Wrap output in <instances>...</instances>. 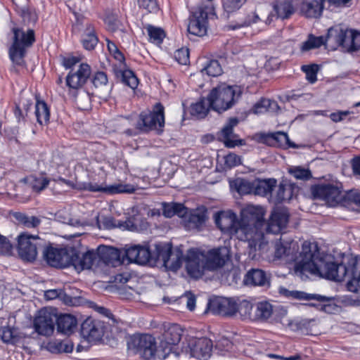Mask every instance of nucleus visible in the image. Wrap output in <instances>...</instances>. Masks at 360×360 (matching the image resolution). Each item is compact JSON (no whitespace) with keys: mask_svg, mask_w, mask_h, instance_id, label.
Returning <instances> with one entry per match:
<instances>
[{"mask_svg":"<svg viewBox=\"0 0 360 360\" xmlns=\"http://www.w3.org/2000/svg\"><path fill=\"white\" fill-rule=\"evenodd\" d=\"M302 259L299 261L302 272H309L335 281L350 279L352 266L350 257L347 262L337 264L321 256L316 243L304 241L302 244Z\"/></svg>","mask_w":360,"mask_h":360,"instance_id":"obj_1","label":"nucleus"},{"mask_svg":"<svg viewBox=\"0 0 360 360\" xmlns=\"http://www.w3.org/2000/svg\"><path fill=\"white\" fill-rule=\"evenodd\" d=\"M264 210L262 207L248 205L240 211V224L247 228V242L248 243V257L252 260L259 258L267 246V241L264 237L265 222Z\"/></svg>","mask_w":360,"mask_h":360,"instance_id":"obj_2","label":"nucleus"},{"mask_svg":"<svg viewBox=\"0 0 360 360\" xmlns=\"http://www.w3.org/2000/svg\"><path fill=\"white\" fill-rule=\"evenodd\" d=\"M229 259V250L225 246L207 252L191 249L185 257L186 269L191 277L199 278L205 270H217L222 267Z\"/></svg>","mask_w":360,"mask_h":360,"instance_id":"obj_3","label":"nucleus"},{"mask_svg":"<svg viewBox=\"0 0 360 360\" xmlns=\"http://www.w3.org/2000/svg\"><path fill=\"white\" fill-rule=\"evenodd\" d=\"M242 93L238 86H228L224 84L212 89L208 98L211 108L218 112L230 109L238 101Z\"/></svg>","mask_w":360,"mask_h":360,"instance_id":"obj_4","label":"nucleus"},{"mask_svg":"<svg viewBox=\"0 0 360 360\" xmlns=\"http://www.w3.org/2000/svg\"><path fill=\"white\" fill-rule=\"evenodd\" d=\"M12 32L13 35L12 44L8 50L9 57L15 64L22 65L27 49L32 46L35 41L34 32L32 29L25 30L22 28L13 27Z\"/></svg>","mask_w":360,"mask_h":360,"instance_id":"obj_5","label":"nucleus"},{"mask_svg":"<svg viewBox=\"0 0 360 360\" xmlns=\"http://www.w3.org/2000/svg\"><path fill=\"white\" fill-rule=\"evenodd\" d=\"M164 110V106L158 103L152 111L141 112L136 123V128L142 132L155 131L158 134L162 133L165 127Z\"/></svg>","mask_w":360,"mask_h":360,"instance_id":"obj_6","label":"nucleus"},{"mask_svg":"<svg viewBox=\"0 0 360 360\" xmlns=\"http://www.w3.org/2000/svg\"><path fill=\"white\" fill-rule=\"evenodd\" d=\"M215 224L224 233L231 236H236L238 240L247 241V228L242 227L240 220H237L235 213L229 211H222L215 214Z\"/></svg>","mask_w":360,"mask_h":360,"instance_id":"obj_7","label":"nucleus"},{"mask_svg":"<svg viewBox=\"0 0 360 360\" xmlns=\"http://www.w3.org/2000/svg\"><path fill=\"white\" fill-rule=\"evenodd\" d=\"M46 245V241L38 236L23 233L18 236V252L20 257L26 262H34L37 259L38 250Z\"/></svg>","mask_w":360,"mask_h":360,"instance_id":"obj_8","label":"nucleus"},{"mask_svg":"<svg viewBox=\"0 0 360 360\" xmlns=\"http://www.w3.org/2000/svg\"><path fill=\"white\" fill-rule=\"evenodd\" d=\"M107 46L110 53H112L114 58L120 63L118 65H115L114 68L115 75L117 79L122 83L128 86L132 89H135L139 84V80L133 71L126 68L124 64V56L122 52L118 49L117 45L106 39Z\"/></svg>","mask_w":360,"mask_h":360,"instance_id":"obj_9","label":"nucleus"},{"mask_svg":"<svg viewBox=\"0 0 360 360\" xmlns=\"http://www.w3.org/2000/svg\"><path fill=\"white\" fill-rule=\"evenodd\" d=\"M214 10L212 4H200L189 18L188 31L190 34L202 37L207 33V16Z\"/></svg>","mask_w":360,"mask_h":360,"instance_id":"obj_10","label":"nucleus"},{"mask_svg":"<svg viewBox=\"0 0 360 360\" xmlns=\"http://www.w3.org/2000/svg\"><path fill=\"white\" fill-rule=\"evenodd\" d=\"M183 259V252L179 249L172 251L171 244L158 243L155 245V263L161 262L166 268L175 271L180 268Z\"/></svg>","mask_w":360,"mask_h":360,"instance_id":"obj_11","label":"nucleus"},{"mask_svg":"<svg viewBox=\"0 0 360 360\" xmlns=\"http://www.w3.org/2000/svg\"><path fill=\"white\" fill-rule=\"evenodd\" d=\"M183 330L178 324H168L165 326V332L160 343V349L157 353L158 359H165L173 352L181 338Z\"/></svg>","mask_w":360,"mask_h":360,"instance_id":"obj_12","label":"nucleus"},{"mask_svg":"<svg viewBox=\"0 0 360 360\" xmlns=\"http://www.w3.org/2000/svg\"><path fill=\"white\" fill-rule=\"evenodd\" d=\"M298 243L293 240H284L280 239L275 244L274 257L277 259H282L285 263H296L297 269L301 271V266L299 265V261L302 259V250L298 254Z\"/></svg>","mask_w":360,"mask_h":360,"instance_id":"obj_13","label":"nucleus"},{"mask_svg":"<svg viewBox=\"0 0 360 360\" xmlns=\"http://www.w3.org/2000/svg\"><path fill=\"white\" fill-rule=\"evenodd\" d=\"M275 18V15L270 11L267 5L258 7L254 12L248 14L243 20L240 22L231 23L226 26L229 30H235L241 27H248L254 23L264 22L269 25Z\"/></svg>","mask_w":360,"mask_h":360,"instance_id":"obj_14","label":"nucleus"},{"mask_svg":"<svg viewBox=\"0 0 360 360\" xmlns=\"http://www.w3.org/2000/svg\"><path fill=\"white\" fill-rule=\"evenodd\" d=\"M340 188L338 183L321 184L313 188L312 193L315 198L324 200L328 206L335 207L343 198Z\"/></svg>","mask_w":360,"mask_h":360,"instance_id":"obj_15","label":"nucleus"},{"mask_svg":"<svg viewBox=\"0 0 360 360\" xmlns=\"http://www.w3.org/2000/svg\"><path fill=\"white\" fill-rule=\"evenodd\" d=\"M155 250L151 252L147 246L140 245H134L126 246L122 254V262L124 263L127 260L130 263H136L141 265L147 263L155 264Z\"/></svg>","mask_w":360,"mask_h":360,"instance_id":"obj_16","label":"nucleus"},{"mask_svg":"<svg viewBox=\"0 0 360 360\" xmlns=\"http://www.w3.org/2000/svg\"><path fill=\"white\" fill-rule=\"evenodd\" d=\"M56 321V315L46 309L38 311L34 321L35 330L41 335L50 336L53 334Z\"/></svg>","mask_w":360,"mask_h":360,"instance_id":"obj_17","label":"nucleus"},{"mask_svg":"<svg viewBox=\"0 0 360 360\" xmlns=\"http://www.w3.org/2000/svg\"><path fill=\"white\" fill-rule=\"evenodd\" d=\"M43 255L47 263L54 267L65 268L70 266V249L46 248Z\"/></svg>","mask_w":360,"mask_h":360,"instance_id":"obj_18","label":"nucleus"},{"mask_svg":"<svg viewBox=\"0 0 360 360\" xmlns=\"http://www.w3.org/2000/svg\"><path fill=\"white\" fill-rule=\"evenodd\" d=\"M91 73V67L85 63H80L76 69H72L66 77L67 86L73 89L82 87Z\"/></svg>","mask_w":360,"mask_h":360,"instance_id":"obj_19","label":"nucleus"},{"mask_svg":"<svg viewBox=\"0 0 360 360\" xmlns=\"http://www.w3.org/2000/svg\"><path fill=\"white\" fill-rule=\"evenodd\" d=\"M70 265H72L78 271L91 269L98 261V254L94 250L80 253L75 249L70 248Z\"/></svg>","mask_w":360,"mask_h":360,"instance_id":"obj_20","label":"nucleus"},{"mask_svg":"<svg viewBox=\"0 0 360 360\" xmlns=\"http://www.w3.org/2000/svg\"><path fill=\"white\" fill-rule=\"evenodd\" d=\"M238 124V120L236 117H231L218 133L219 140L228 148H233L243 144V140L240 139L238 136L233 132V129Z\"/></svg>","mask_w":360,"mask_h":360,"instance_id":"obj_21","label":"nucleus"},{"mask_svg":"<svg viewBox=\"0 0 360 360\" xmlns=\"http://www.w3.org/2000/svg\"><path fill=\"white\" fill-rule=\"evenodd\" d=\"M74 29L82 32L81 41L84 48L89 51L93 50L98 41L94 25L89 22H80L77 19Z\"/></svg>","mask_w":360,"mask_h":360,"instance_id":"obj_22","label":"nucleus"},{"mask_svg":"<svg viewBox=\"0 0 360 360\" xmlns=\"http://www.w3.org/2000/svg\"><path fill=\"white\" fill-rule=\"evenodd\" d=\"M289 213L286 209L278 208L275 210L266 226L268 233L274 234L280 233L284 230L288 224Z\"/></svg>","mask_w":360,"mask_h":360,"instance_id":"obj_23","label":"nucleus"},{"mask_svg":"<svg viewBox=\"0 0 360 360\" xmlns=\"http://www.w3.org/2000/svg\"><path fill=\"white\" fill-rule=\"evenodd\" d=\"M81 334L89 342L100 340L103 335V323L88 317L82 323Z\"/></svg>","mask_w":360,"mask_h":360,"instance_id":"obj_24","label":"nucleus"},{"mask_svg":"<svg viewBox=\"0 0 360 360\" xmlns=\"http://www.w3.org/2000/svg\"><path fill=\"white\" fill-rule=\"evenodd\" d=\"M137 347L146 360L158 359L155 338L150 335H142L138 339Z\"/></svg>","mask_w":360,"mask_h":360,"instance_id":"obj_25","label":"nucleus"},{"mask_svg":"<svg viewBox=\"0 0 360 360\" xmlns=\"http://www.w3.org/2000/svg\"><path fill=\"white\" fill-rule=\"evenodd\" d=\"M211 310L221 316H235L237 314V303L233 299L221 297L211 303Z\"/></svg>","mask_w":360,"mask_h":360,"instance_id":"obj_26","label":"nucleus"},{"mask_svg":"<svg viewBox=\"0 0 360 360\" xmlns=\"http://www.w3.org/2000/svg\"><path fill=\"white\" fill-rule=\"evenodd\" d=\"M348 29H344L340 25H335L328 30L326 39V46L333 50L337 49L339 46L343 48L347 37Z\"/></svg>","mask_w":360,"mask_h":360,"instance_id":"obj_27","label":"nucleus"},{"mask_svg":"<svg viewBox=\"0 0 360 360\" xmlns=\"http://www.w3.org/2000/svg\"><path fill=\"white\" fill-rule=\"evenodd\" d=\"M212 349L211 340L206 338H198L191 347V354L198 359L206 360L210 356Z\"/></svg>","mask_w":360,"mask_h":360,"instance_id":"obj_28","label":"nucleus"},{"mask_svg":"<svg viewBox=\"0 0 360 360\" xmlns=\"http://www.w3.org/2000/svg\"><path fill=\"white\" fill-rule=\"evenodd\" d=\"M98 259L102 260L108 265L115 266L121 262V252L113 247L100 246L98 248Z\"/></svg>","mask_w":360,"mask_h":360,"instance_id":"obj_29","label":"nucleus"},{"mask_svg":"<svg viewBox=\"0 0 360 360\" xmlns=\"http://www.w3.org/2000/svg\"><path fill=\"white\" fill-rule=\"evenodd\" d=\"M350 266V279L347 283V288L350 292H357L360 290V257H351Z\"/></svg>","mask_w":360,"mask_h":360,"instance_id":"obj_30","label":"nucleus"},{"mask_svg":"<svg viewBox=\"0 0 360 360\" xmlns=\"http://www.w3.org/2000/svg\"><path fill=\"white\" fill-rule=\"evenodd\" d=\"M324 1L302 0L301 13L307 18H318L323 9Z\"/></svg>","mask_w":360,"mask_h":360,"instance_id":"obj_31","label":"nucleus"},{"mask_svg":"<svg viewBox=\"0 0 360 360\" xmlns=\"http://www.w3.org/2000/svg\"><path fill=\"white\" fill-rule=\"evenodd\" d=\"M244 283L246 285L264 286L269 284V280L266 273L258 269H252L247 272L245 276Z\"/></svg>","mask_w":360,"mask_h":360,"instance_id":"obj_32","label":"nucleus"},{"mask_svg":"<svg viewBox=\"0 0 360 360\" xmlns=\"http://www.w3.org/2000/svg\"><path fill=\"white\" fill-rule=\"evenodd\" d=\"M56 323L57 324V330L59 333L70 335L77 326V321L76 318L70 314H63L56 317Z\"/></svg>","mask_w":360,"mask_h":360,"instance_id":"obj_33","label":"nucleus"},{"mask_svg":"<svg viewBox=\"0 0 360 360\" xmlns=\"http://www.w3.org/2000/svg\"><path fill=\"white\" fill-rule=\"evenodd\" d=\"M264 141L269 145L278 147H295V146L290 142L287 133L283 131H276L266 134L264 136Z\"/></svg>","mask_w":360,"mask_h":360,"instance_id":"obj_34","label":"nucleus"},{"mask_svg":"<svg viewBox=\"0 0 360 360\" xmlns=\"http://www.w3.org/2000/svg\"><path fill=\"white\" fill-rule=\"evenodd\" d=\"M279 292L287 297H292L300 300H316L320 302L329 300L328 298L319 295L308 294L301 291H290L282 287L279 288Z\"/></svg>","mask_w":360,"mask_h":360,"instance_id":"obj_35","label":"nucleus"},{"mask_svg":"<svg viewBox=\"0 0 360 360\" xmlns=\"http://www.w3.org/2000/svg\"><path fill=\"white\" fill-rule=\"evenodd\" d=\"M276 180L274 179L255 180L253 181V194L266 196L271 193L276 186Z\"/></svg>","mask_w":360,"mask_h":360,"instance_id":"obj_36","label":"nucleus"},{"mask_svg":"<svg viewBox=\"0 0 360 360\" xmlns=\"http://www.w3.org/2000/svg\"><path fill=\"white\" fill-rule=\"evenodd\" d=\"M274 313L273 306L268 302H258L254 307V321H265Z\"/></svg>","mask_w":360,"mask_h":360,"instance_id":"obj_37","label":"nucleus"},{"mask_svg":"<svg viewBox=\"0 0 360 360\" xmlns=\"http://www.w3.org/2000/svg\"><path fill=\"white\" fill-rule=\"evenodd\" d=\"M274 10L278 18H288L295 11L291 0H277L274 5Z\"/></svg>","mask_w":360,"mask_h":360,"instance_id":"obj_38","label":"nucleus"},{"mask_svg":"<svg viewBox=\"0 0 360 360\" xmlns=\"http://www.w3.org/2000/svg\"><path fill=\"white\" fill-rule=\"evenodd\" d=\"M86 188L90 191L96 192V191H108L110 193H133L135 191V188L133 186L130 185H122L119 184L117 186H111L110 188H105L100 186L99 185L95 184H89Z\"/></svg>","mask_w":360,"mask_h":360,"instance_id":"obj_39","label":"nucleus"},{"mask_svg":"<svg viewBox=\"0 0 360 360\" xmlns=\"http://www.w3.org/2000/svg\"><path fill=\"white\" fill-rule=\"evenodd\" d=\"M343 48L348 52H354L360 50V32L354 30H347V37Z\"/></svg>","mask_w":360,"mask_h":360,"instance_id":"obj_40","label":"nucleus"},{"mask_svg":"<svg viewBox=\"0 0 360 360\" xmlns=\"http://www.w3.org/2000/svg\"><path fill=\"white\" fill-rule=\"evenodd\" d=\"M248 0H221L223 14L229 18L230 15L239 11Z\"/></svg>","mask_w":360,"mask_h":360,"instance_id":"obj_41","label":"nucleus"},{"mask_svg":"<svg viewBox=\"0 0 360 360\" xmlns=\"http://www.w3.org/2000/svg\"><path fill=\"white\" fill-rule=\"evenodd\" d=\"M162 214L170 218L174 215L184 217L187 214V209L180 203L163 204Z\"/></svg>","mask_w":360,"mask_h":360,"instance_id":"obj_42","label":"nucleus"},{"mask_svg":"<svg viewBox=\"0 0 360 360\" xmlns=\"http://www.w3.org/2000/svg\"><path fill=\"white\" fill-rule=\"evenodd\" d=\"M35 115L39 124L41 125L48 124L50 118V111L44 101L37 100Z\"/></svg>","mask_w":360,"mask_h":360,"instance_id":"obj_43","label":"nucleus"},{"mask_svg":"<svg viewBox=\"0 0 360 360\" xmlns=\"http://www.w3.org/2000/svg\"><path fill=\"white\" fill-rule=\"evenodd\" d=\"M211 106L208 103V98L200 99L191 105V114L198 118H204Z\"/></svg>","mask_w":360,"mask_h":360,"instance_id":"obj_44","label":"nucleus"},{"mask_svg":"<svg viewBox=\"0 0 360 360\" xmlns=\"http://www.w3.org/2000/svg\"><path fill=\"white\" fill-rule=\"evenodd\" d=\"M278 108L276 101L263 98L254 105L252 111L255 114H260L266 111L274 112Z\"/></svg>","mask_w":360,"mask_h":360,"instance_id":"obj_45","label":"nucleus"},{"mask_svg":"<svg viewBox=\"0 0 360 360\" xmlns=\"http://www.w3.org/2000/svg\"><path fill=\"white\" fill-rule=\"evenodd\" d=\"M254 307L250 302L243 300L237 304V314L243 319H250L254 321L253 311Z\"/></svg>","mask_w":360,"mask_h":360,"instance_id":"obj_46","label":"nucleus"},{"mask_svg":"<svg viewBox=\"0 0 360 360\" xmlns=\"http://www.w3.org/2000/svg\"><path fill=\"white\" fill-rule=\"evenodd\" d=\"M234 186L237 192L241 195H247L253 193V182L248 180L238 178L231 184Z\"/></svg>","mask_w":360,"mask_h":360,"instance_id":"obj_47","label":"nucleus"},{"mask_svg":"<svg viewBox=\"0 0 360 360\" xmlns=\"http://www.w3.org/2000/svg\"><path fill=\"white\" fill-rule=\"evenodd\" d=\"M146 30L148 32L150 41L154 44H161L165 37V33L164 30L160 27L148 25L146 27Z\"/></svg>","mask_w":360,"mask_h":360,"instance_id":"obj_48","label":"nucleus"},{"mask_svg":"<svg viewBox=\"0 0 360 360\" xmlns=\"http://www.w3.org/2000/svg\"><path fill=\"white\" fill-rule=\"evenodd\" d=\"M211 77H218L222 73V68L217 60H211L208 61L201 70Z\"/></svg>","mask_w":360,"mask_h":360,"instance_id":"obj_49","label":"nucleus"},{"mask_svg":"<svg viewBox=\"0 0 360 360\" xmlns=\"http://www.w3.org/2000/svg\"><path fill=\"white\" fill-rule=\"evenodd\" d=\"M322 45H326V39L323 37L309 36V39L303 42L301 49L302 51H307L313 49H316Z\"/></svg>","mask_w":360,"mask_h":360,"instance_id":"obj_50","label":"nucleus"},{"mask_svg":"<svg viewBox=\"0 0 360 360\" xmlns=\"http://www.w3.org/2000/svg\"><path fill=\"white\" fill-rule=\"evenodd\" d=\"M28 181L32 188L38 192L44 190L49 184V180L42 175L39 176H31L28 178Z\"/></svg>","mask_w":360,"mask_h":360,"instance_id":"obj_51","label":"nucleus"},{"mask_svg":"<svg viewBox=\"0 0 360 360\" xmlns=\"http://www.w3.org/2000/svg\"><path fill=\"white\" fill-rule=\"evenodd\" d=\"M15 218L27 228H35L41 223V219L34 216H27L22 213H16Z\"/></svg>","mask_w":360,"mask_h":360,"instance_id":"obj_52","label":"nucleus"},{"mask_svg":"<svg viewBox=\"0 0 360 360\" xmlns=\"http://www.w3.org/2000/svg\"><path fill=\"white\" fill-rule=\"evenodd\" d=\"M205 212L197 210L191 213L188 218V222L195 228L201 226L206 220Z\"/></svg>","mask_w":360,"mask_h":360,"instance_id":"obj_53","label":"nucleus"},{"mask_svg":"<svg viewBox=\"0 0 360 360\" xmlns=\"http://www.w3.org/2000/svg\"><path fill=\"white\" fill-rule=\"evenodd\" d=\"M289 173L296 179L309 180L311 177V173L309 169L302 167H292L289 169Z\"/></svg>","mask_w":360,"mask_h":360,"instance_id":"obj_54","label":"nucleus"},{"mask_svg":"<svg viewBox=\"0 0 360 360\" xmlns=\"http://www.w3.org/2000/svg\"><path fill=\"white\" fill-rule=\"evenodd\" d=\"M76 102L79 108L84 110H87L91 106V96L88 92L81 91L76 96Z\"/></svg>","mask_w":360,"mask_h":360,"instance_id":"obj_55","label":"nucleus"},{"mask_svg":"<svg viewBox=\"0 0 360 360\" xmlns=\"http://www.w3.org/2000/svg\"><path fill=\"white\" fill-rule=\"evenodd\" d=\"M96 224L100 229H111L117 226L112 217H97Z\"/></svg>","mask_w":360,"mask_h":360,"instance_id":"obj_56","label":"nucleus"},{"mask_svg":"<svg viewBox=\"0 0 360 360\" xmlns=\"http://www.w3.org/2000/svg\"><path fill=\"white\" fill-rule=\"evenodd\" d=\"M138 5L148 13H156L159 10L156 0H138Z\"/></svg>","mask_w":360,"mask_h":360,"instance_id":"obj_57","label":"nucleus"},{"mask_svg":"<svg viewBox=\"0 0 360 360\" xmlns=\"http://www.w3.org/2000/svg\"><path fill=\"white\" fill-rule=\"evenodd\" d=\"M301 69L306 74V78L310 83H314L316 81L317 65H302Z\"/></svg>","mask_w":360,"mask_h":360,"instance_id":"obj_58","label":"nucleus"},{"mask_svg":"<svg viewBox=\"0 0 360 360\" xmlns=\"http://www.w3.org/2000/svg\"><path fill=\"white\" fill-rule=\"evenodd\" d=\"M92 83L96 89H102L108 84V77L105 72H96L92 79Z\"/></svg>","mask_w":360,"mask_h":360,"instance_id":"obj_59","label":"nucleus"},{"mask_svg":"<svg viewBox=\"0 0 360 360\" xmlns=\"http://www.w3.org/2000/svg\"><path fill=\"white\" fill-rule=\"evenodd\" d=\"M174 58L181 65H187L189 63V52L188 49H180L175 51Z\"/></svg>","mask_w":360,"mask_h":360,"instance_id":"obj_60","label":"nucleus"},{"mask_svg":"<svg viewBox=\"0 0 360 360\" xmlns=\"http://www.w3.org/2000/svg\"><path fill=\"white\" fill-rule=\"evenodd\" d=\"M82 58L79 56H68L63 59L62 64L65 69H75V67L78 63H82Z\"/></svg>","mask_w":360,"mask_h":360,"instance_id":"obj_61","label":"nucleus"},{"mask_svg":"<svg viewBox=\"0 0 360 360\" xmlns=\"http://www.w3.org/2000/svg\"><path fill=\"white\" fill-rule=\"evenodd\" d=\"M290 188L287 187L286 185L281 184L278 186L277 193L276 196V202H281L283 200H285L287 199L290 198V194L286 195L285 193L288 191L290 193Z\"/></svg>","mask_w":360,"mask_h":360,"instance_id":"obj_62","label":"nucleus"},{"mask_svg":"<svg viewBox=\"0 0 360 360\" xmlns=\"http://www.w3.org/2000/svg\"><path fill=\"white\" fill-rule=\"evenodd\" d=\"M225 165L229 167H233L241 164V158L235 153H229L225 158Z\"/></svg>","mask_w":360,"mask_h":360,"instance_id":"obj_63","label":"nucleus"},{"mask_svg":"<svg viewBox=\"0 0 360 360\" xmlns=\"http://www.w3.org/2000/svg\"><path fill=\"white\" fill-rule=\"evenodd\" d=\"M12 250V245L4 236L0 237V253L9 254Z\"/></svg>","mask_w":360,"mask_h":360,"instance_id":"obj_64","label":"nucleus"}]
</instances>
